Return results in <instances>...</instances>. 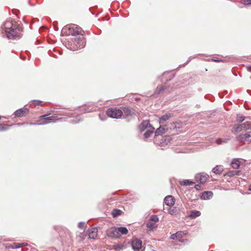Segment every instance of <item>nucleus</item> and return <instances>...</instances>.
I'll use <instances>...</instances> for the list:
<instances>
[{
	"instance_id": "9b49d317",
	"label": "nucleus",
	"mask_w": 251,
	"mask_h": 251,
	"mask_svg": "<svg viewBox=\"0 0 251 251\" xmlns=\"http://www.w3.org/2000/svg\"><path fill=\"white\" fill-rule=\"evenodd\" d=\"M73 39H74V43L76 45L77 48L81 49L84 47L85 43L83 37L75 38Z\"/></svg>"
},
{
	"instance_id": "39448f33",
	"label": "nucleus",
	"mask_w": 251,
	"mask_h": 251,
	"mask_svg": "<svg viewBox=\"0 0 251 251\" xmlns=\"http://www.w3.org/2000/svg\"><path fill=\"white\" fill-rule=\"evenodd\" d=\"M69 34H71L73 36H75L81 34V28L78 26H69L68 27Z\"/></svg>"
},
{
	"instance_id": "0eeeda50",
	"label": "nucleus",
	"mask_w": 251,
	"mask_h": 251,
	"mask_svg": "<svg viewBox=\"0 0 251 251\" xmlns=\"http://www.w3.org/2000/svg\"><path fill=\"white\" fill-rule=\"evenodd\" d=\"M157 222V215H154L151 216L147 224V227L149 230H152L155 227V223Z\"/></svg>"
},
{
	"instance_id": "ddd939ff",
	"label": "nucleus",
	"mask_w": 251,
	"mask_h": 251,
	"mask_svg": "<svg viewBox=\"0 0 251 251\" xmlns=\"http://www.w3.org/2000/svg\"><path fill=\"white\" fill-rule=\"evenodd\" d=\"M175 198L171 195L166 196L164 199V203L169 206H173L175 203Z\"/></svg>"
},
{
	"instance_id": "412c9836",
	"label": "nucleus",
	"mask_w": 251,
	"mask_h": 251,
	"mask_svg": "<svg viewBox=\"0 0 251 251\" xmlns=\"http://www.w3.org/2000/svg\"><path fill=\"white\" fill-rule=\"evenodd\" d=\"M223 171V167L221 165L216 166L212 170V172L215 174H221Z\"/></svg>"
},
{
	"instance_id": "4468645a",
	"label": "nucleus",
	"mask_w": 251,
	"mask_h": 251,
	"mask_svg": "<svg viewBox=\"0 0 251 251\" xmlns=\"http://www.w3.org/2000/svg\"><path fill=\"white\" fill-rule=\"evenodd\" d=\"M46 116L47 115H44L40 117V120H44V121H43L42 123H40L39 125H45L48 124L50 122L53 121L54 119L55 118V116H50L49 117H46Z\"/></svg>"
},
{
	"instance_id": "58836bf2",
	"label": "nucleus",
	"mask_w": 251,
	"mask_h": 251,
	"mask_svg": "<svg viewBox=\"0 0 251 251\" xmlns=\"http://www.w3.org/2000/svg\"><path fill=\"white\" fill-rule=\"evenodd\" d=\"M244 135L245 136V138L246 139L248 138H249L251 137V131L247 133H245V134H244Z\"/></svg>"
},
{
	"instance_id": "3c124183",
	"label": "nucleus",
	"mask_w": 251,
	"mask_h": 251,
	"mask_svg": "<svg viewBox=\"0 0 251 251\" xmlns=\"http://www.w3.org/2000/svg\"><path fill=\"white\" fill-rule=\"evenodd\" d=\"M30 125H36V124H34V123H30Z\"/></svg>"
},
{
	"instance_id": "7ed1b4c3",
	"label": "nucleus",
	"mask_w": 251,
	"mask_h": 251,
	"mask_svg": "<svg viewBox=\"0 0 251 251\" xmlns=\"http://www.w3.org/2000/svg\"><path fill=\"white\" fill-rule=\"evenodd\" d=\"M251 129V122H246L243 124L238 125L232 131L233 133L239 132L243 130Z\"/></svg>"
},
{
	"instance_id": "8fccbe9b",
	"label": "nucleus",
	"mask_w": 251,
	"mask_h": 251,
	"mask_svg": "<svg viewBox=\"0 0 251 251\" xmlns=\"http://www.w3.org/2000/svg\"><path fill=\"white\" fill-rule=\"evenodd\" d=\"M249 190L251 191V185L250 186L249 188Z\"/></svg>"
},
{
	"instance_id": "4c0bfd02",
	"label": "nucleus",
	"mask_w": 251,
	"mask_h": 251,
	"mask_svg": "<svg viewBox=\"0 0 251 251\" xmlns=\"http://www.w3.org/2000/svg\"><path fill=\"white\" fill-rule=\"evenodd\" d=\"M171 239L173 240H177V236L176 233L175 234H173L171 236Z\"/></svg>"
},
{
	"instance_id": "2f4dec72",
	"label": "nucleus",
	"mask_w": 251,
	"mask_h": 251,
	"mask_svg": "<svg viewBox=\"0 0 251 251\" xmlns=\"http://www.w3.org/2000/svg\"><path fill=\"white\" fill-rule=\"evenodd\" d=\"M10 126H5L3 124H0V132L8 130Z\"/></svg>"
},
{
	"instance_id": "e433bc0d",
	"label": "nucleus",
	"mask_w": 251,
	"mask_h": 251,
	"mask_svg": "<svg viewBox=\"0 0 251 251\" xmlns=\"http://www.w3.org/2000/svg\"><path fill=\"white\" fill-rule=\"evenodd\" d=\"M241 1L245 5L251 4V0H241Z\"/></svg>"
},
{
	"instance_id": "2eb2a0df",
	"label": "nucleus",
	"mask_w": 251,
	"mask_h": 251,
	"mask_svg": "<svg viewBox=\"0 0 251 251\" xmlns=\"http://www.w3.org/2000/svg\"><path fill=\"white\" fill-rule=\"evenodd\" d=\"M213 195L211 191H204L201 194L200 198L201 200H208L212 198Z\"/></svg>"
},
{
	"instance_id": "c9c22d12",
	"label": "nucleus",
	"mask_w": 251,
	"mask_h": 251,
	"mask_svg": "<svg viewBox=\"0 0 251 251\" xmlns=\"http://www.w3.org/2000/svg\"><path fill=\"white\" fill-rule=\"evenodd\" d=\"M81 120V118L79 116L75 118V119H73L72 121V122L74 124H76L78 123Z\"/></svg>"
},
{
	"instance_id": "20e7f679",
	"label": "nucleus",
	"mask_w": 251,
	"mask_h": 251,
	"mask_svg": "<svg viewBox=\"0 0 251 251\" xmlns=\"http://www.w3.org/2000/svg\"><path fill=\"white\" fill-rule=\"evenodd\" d=\"M121 109L124 119H128L129 117H132L135 115V113L129 107H122Z\"/></svg>"
},
{
	"instance_id": "a19ab883",
	"label": "nucleus",
	"mask_w": 251,
	"mask_h": 251,
	"mask_svg": "<svg viewBox=\"0 0 251 251\" xmlns=\"http://www.w3.org/2000/svg\"><path fill=\"white\" fill-rule=\"evenodd\" d=\"M195 188L197 190H200L201 187L199 184H196L195 185Z\"/></svg>"
},
{
	"instance_id": "dca6fc26",
	"label": "nucleus",
	"mask_w": 251,
	"mask_h": 251,
	"mask_svg": "<svg viewBox=\"0 0 251 251\" xmlns=\"http://www.w3.org/2000/svg\"><path fill=\"white\" fill-rule=\"evenodd\" d=\"M179 212L180 209L176 206L169 207L168 209V213L173 216L177 215L179 213Z\"/></svg>"
},
{
	"instance_id": "4be33fe9",
	"label": "nucleus",
	"mask_w": 251,
	"mask_h": 251,
	"mask_svg": "<svg viewBox=\"0 0 251 251\" xmlns=\"http://www.w3.org/2000/svg\"><path fill=\"white\" fill-rule=\"evenodd\" d=\"M201 212L198 210H194L191 211L189 217L191 219H195L201 215Z\"/></svg>"
},
{
	"instance_id": "c756f323",
	"label": "nucleus",
	"mask_w": 251,
	"mask_h": 251,
	"mask_svg": "<svg viewBox=\"0 0 251 251\" xmlns=\"http://www.w3.org/2000/svg\"><path fill=\"white\" fill-rule=\"evenodd\" d=\"M170 140H171V138L170 137V136H165V137H162V139H161V140L162 141V143H164V144H165L166 145L168 143L170 142Z\"/></svg>"
},
{
	"instance_id": "c03bdc74",
	"label": "nucleus",
	"mask_w": 251,
	"mask_h": 251,
	"mask_svg": "<svg viewBox=\"0 0 251 251\" xmlns=\"http://www.w3.org/2000/svg\"><path fill=\"white\" fill-rule=\"evenodd\" d=\"M34 102H35V103L36 105H40V103L42 102V101H36V100H35Z\"/></svg>"
},
{
	"instance_id": "a211bd4d",
	"label": "nucleus",
	"mask_w": 251,
	"mask_h": 251,
	"mask_svg": "<svg viewBox=\"0 0 251 251\" xmlns=\"http://www.w3.org/2000/svg\"><path fill=\"white\" fill-rule=\"evenodd\" d=\"M98 228L97 227L92 228L89 231V237L91 239H94L97 236Z\"/></svg>"
},
{
	"instance_id": "393cba45",
	"label": "nucleus",
	"mask_w": 251,
	"mask_h": 251,
	"mask_svg": "<svg viewBox=\"0 0 251 251\" xmlns=\"http://www.w3.org/2000/svg\"><path fill=\"white\" fill-rule=\"evenodd\" d=\"M119 233L121 234V235H126L128 233V230L126 227H118Z\"/></svg>"
},
{
	"instance_id": "473e14b6",
	"label": "nucleus",
	"mask_w": 251,
	"mask_h": 251,
	"mask_svg": "<svg viewBox=\"0 0 251 251\" xmlns=\"http://www.w3.org/2000/svg\"><path fill=\"white\" fill-rule=\"evenodd\" d=\"M238 173V171H230L227 173V175L229 176H232L237 175Z\"/></svg>"
},
{
	"instance_id": "a18cd8bd",
	"label": "nucleus",
	"mask_w": 251,
	"mask_h": 251,
	"mask_svg": "<svg viewBox=\"0 0 251 251\" xmlns=\"http://www.w3.org/2000/svg\"><path fill=\"white\" fill-rule=\"evenodd\" d=\"M247 68H248V70L251 72V66H248Z\"/></svg>"
},
{
	"instance_id": "f704fd0d",
	"label": "nucleus",
	"mask_w": 251,
	"mask_h": 251,
	"mask_svg": "<svg viewBox=\"0 0 251 251\" xmlns=\"http://www.w3.org/2000/svg\"><path fill=\"white\" fill-rule=\"evenodd\" d=\"M20 248H21V246L19 243H15L11 246V249H19Z\"/></svg>"
},
{
	"instance_id": "5701e85b",
	"label": "nucleus",
	"mask_w": 251,
	"mask_h": 251,
	"mask_svg": "<svg viewBox=\"0 0 251 251\" xmlns=\"http://www.w3.org/2000/svg\"><path fill=\"white\" fill-rule=\"evenodd\" d=\"M179 183L181 185L183 186H189L191 185L194 183L193 181L189 179H185L179 181Z\"/></svg>"
},
{
	"instance_id": "de8ad7c7",
	"label": "nucleus",
	"mask_w": 251,
	"mask_h": 251,
	"mask_svg": "<svg viewBox=\"0 0 251 251\" xmlns=\"http://www.w3.org/2000/svg\"><path fill=\"white\" fill-rule=\"evenodd\" d=\"M154 135H155V136H157V130L154 131Z\"/></svg>"
},
{
	"instance_id": "ea45409f",
	"label": "nucleus",
	"mask_w": 251,
	"mask_h": 251,
	"mask_svg": "<svg viewBox=\"0 0 251 251\" xmlns=\"http://www.w3.org/2000/svg\"><path fill=\"white\" fill-rule=\"evenodd\" d=\"M166 89H167V86H162L161 88H160V89H159V91H158V93L161 92L163 91L164 90H165Z\"/></svg>"
},
{
	"instance_id": "6e6552de",
	"label": "nucleus",
	"mask_w": 251,
	"mask_h": 251,
	"mask_svg": "<svg viewBox=\"0 0 251 251\" xmlns=\"http://www.w3.org/2000/svg\"><path fill=\"white\" fill-rule=\"evenodd\" d=\"M118 230V227H112L107 230V235L112 238H118L121 236Z\"/></svg>"
},
{
	"instance_id": "603ef678",
	"label": "nucleus",
	"mask_w": 251,
	"mask_h": 251,
	"mask_svg": "<svg viewBox=\"0 0 251 251\" xmlns=\"http://www.w3.org/2000/svg\"><path fill=\"white\" fill-rule=\"evenodd\" d=\"M172 77H172V76H171V78H170L169 80H170L172 78Z\"/></svg>"
},
{
	"instance_id": "7c9ffc66",
	"label": "nucleus",
	"mask_w": 251,
	"mask_h": 251,
	"mask_svg": "<svg viewBox=\"0 0 251 251\" xmlns=\"http://www.w3.org/2000/svg\"><path fill=\"white\" fill-rule=\"evenodd\" d=\"M237 139L240 142H243L246 140L244 134L239 135L237 137Z\"/></svg>"
},
{
	"instance_id": "5fc2aeb1",
	"label": "nucleus",
	"mask_w": 251,
	"mask_h": 251,
	"mask_svg": "<svg viewBox=\"0 0 251 251\" xmlns=\"http://www.w3.org/2000/svg\"><path fill=\"white\" fill-rule=\"evenodd\" d=\"M67 28V27H65L64 28V29H65Z\"/></svg>"
},
{
	"instance_id": "aec40b11",
	"label": "nucleus",
	"mask_w": 251,
	"mask_h": 251,
	"mask_svg": "<svg viewBox=\"0 0 251 251\" xmlns=\"http://www.w3.org/2000/svg\"><path fill=\"white\" fill-rule=\"evenodd\" d=\"M150 125L149 121L148 120L144 121L139 126L140 131H142L146 129Z\"/></svg>"
},
{
	"instance_id": "72a5a7b5",
	"label": "nucleus",
	"mask_w": 251,
	"mask_h": 251,
	"mask_svg": "<svg viewBox=\"0 0 251 251\" xmlns=\"http://www.w3.org/2000/svg\"><path fill=\"white\" fill-rule=\"evenodd\" d=\"M86 226V224L85 222H80L78 224V227L80 229H83Z\"/></svg>"
},
{
	"instance_id": "864d4df0",
	"label": "nucleus",
	"mask_w": 251,
	"mask_h": 251,
	"mask_svg": "<svg viewBox=\"0 0 251 251\" xmlns=\"http://www.w3.org/2000/svg\"><path fill=\"white\" fill-rule=\"evenodd\" d=\"M89 112L88 111L85 110L84 112Z\"/></svg>"
},
{
	"instance_id": "1a4fd4ad",
	"label": "nucleus",
	"mask_w": 251,
	"mask_h": 251,
	"mask_svg": "<svg viewBox=\"0 0 251 251\" xmlns=\"http://www.w3.org/2000/svg\"><path fill=\"white\" fill-rule=\"evenodd\" d=\"M208 176L204 173H199L195 176V179L198 182L204 183L207 180Z\"/></svg>"
},
{
	"instance_id": "f03ea898",
	"label": "nucleus",
	"mask_w": 251,
	"mask_h": 251,
	"mask_svg": "<svg viewBox=\"0 0 251 251\" xmlns=\"http://www.w3.org/2000/svg\"><path fill=\"white\" fill-rule=\"evenodd\" d=\"M106 114L109 117L118 119L123 115L122 110L117 108H109L106 111Z\"/></svg>"
},
{
	"instance_id": "bb28decb",
	"label": "nucleus",
	"mask_w": 251,
	"mask_h": 251,
	"mask_svg": "<svg viewBox=\"0 0 251 251\" xmlns=\"http://www.w3.org/2000/svg\"><path fill=\"white\" fill-rule=\"evenodd\" d=\"M245 117L243 115L238 114L237 115L236 119L237 121L241 123L245 120Z\"/></svg>"
},
{
	"instance_id": "b1692460",
	"label": "nucleus",
	"mask_w": 251,
	"mask_h": 251,
	"mask_svg": "<svg viewBox=\"0 0 251 251\" xmlns=\"http://www.w3.org/2000/svg\"><path fill=\"white\" fill-rule=\"evenodd\" d=\"M171 116V115L170 114H166L163 116H162L160 118V121H159V123L160 124H163L164 122L166 121L167 120H168Z\"/></svg>"
},
{
	"instance_id": "6ab92c4d",
	"label": "nucleus",
	"mask_w": 251,
	"mask_h": 251,
	"mask_svg": "<svg viewBox=\"0 0 251 251\" xmlns=\"http://www.w3.org/2000/svg\"><path fill=\"white\" fill-rule=\"evenodd\" d=\"M241 164V163L239 159H234L232 161L230 165L232 168L237 169L240 167Z\"/></svg>"
},
{
	"instance_id": "a878e982",
	"label": "nucleus",
	"mask_w": 251,
	"mask_h": 251,
	"mask_svg": "<svg viewBox=\"0 0 251 251\" xmlns=\"http://www.w3.org/2000/svg\"><path fill=\"white\" fill-rule=\"evenodd\" d=\"M167 130L168 128L166 127V126H160L159 127H158V135L165 133Z\"/></svg>"
},
{
	"instance_id": "c85d7f7f",
	"label": "nucleus",
	"mask_w": 251,
	"mask_h": 251,
	"mask_svg": "<svg viewBox=\"0 0 251 251\" xmlns=\"http://www.w3.org/2000/svg\"><path fill=\"white\" fill-rule=\"evenodd\" d=\"M121 213V211L119 209H114L112 212V214L113 217H116L120 215Z\"/></svg>"
},
{
	"instance_id": "423d86ee",
	"label": "nucleus",
	"mask_w": 251,
	"mask_h": 251,
	"mask_svg": "<svg viewBox=\"0 0 251 251\" xmlns=\"http://www.w3.org/2000/svg\"><path fill=\"white\" fill-rule=\"evenodd\" d=\"M15 25H18L14 24L13 22L7 21L4 23L1 28L2 30H4L5 34H6L8 32V30L13 29Z\"/></svg>"
},
{
	"instance_id": "49530a36",
	"label": "nucleus",
	"mask_w": 251,
	"mask_h": 251,
	"mask_svg": "<svg viewBox=\"0 0 251 251\" xmlns=\"http://www.w3.org/2000/svg\"><path fill=\"white\" fill-rule=\"evenodd\" d=\"M169 75V73H164L163 74V76H165L167 75Z\"/></svg>"
},
{
	"instance_id": "f257e3e1",
	"label": "nucleus",
	"mask_w": 251,
	"mask_h": 251,
	"mask_svg": "<svg viewBox=\"0 0 251 251\" xmlns=\"http://www.w3.org/2000/svg\"><path fill=\"white\" fill-rule=\"evenodd\" d=\"M8 31L6 35L8 39H18L22 37V28L19 25H15L13 29Z\"/></svg>"
},
{
	"instance_id": "f8f14e48",
	"label": "nucleus",
	"mask_w": 251,
	"mask_h": 251,
	"mask_svg": "<svg viewBox=\"0 0 251 251\" xmlns=\"http://www.w3.org/2000/svg\"><path fill=\"white\" fill-rule=\"evenodd\" d=\"M29 112V109L27 108H23L17 110L14 112L15 117H22L25 116Z\"/></svg>"
},
{
	"instance_id": "37998d69",
	"label": "nucleus",
	"mask_w": 251,
	"mask_h": 251,
	"mask_svg": "<svg viewBox=\"0 0 251 251\" xmlns=\"http://www.w3.org/2000/svg\"><path fill=\"white\" fill-rule=\"evenodd\" d=\"M212 60L214 61H215V62H218L220 60H219V59L217 57H213L212 58Z\"/></svg>"
},
{
	"instance_id": "09e8293b",
	"label": "nucleus",
	"mask_w": 251,
	"mask_h": 251,
	"mask_svg": "<svg viewBox=\"0 0 251 251\" xmlns=\"http://www.w3.org/2000/svg\"><path fill=\"white\" fill-rule=\"evenodd\" d=\"M99 117H100V118L101 120H104L103 119L101 118L100 115H99Z\"/></svg>"
},
{
	"instance_id": "79ce46f5",
	"label": "nucleus",
	"mask_w": 251,
	"mask_h": 251,
	"mask_svg": "<svg viewBox=\"0 0 251 251\" xmlns=\"http://www.w3.org/2000/svg\"><path fill=\"white\" fill-rule=\"evenodd\" d=\"M20 245L21 248L23 246H26L28 245L27 243H20Z\"/></svg>"
},
{
	"instance_id": "f3484780",
	"label": "nucleus",
	"mask_w": 251,
	"mask_h": 251,
	"mask_svg": "<svg viewBox=\"0 0 251 251\" xmlns=\"http://www.w3.org/2000/svg\"><path fill=\"white\" fill-rule=\"evenodd\" d=\"M177 236V240L180 242H184L186 240L184 236L186 235V232L184 231H179L176 232Z\"/></svg>"
},
{
	"instance_id": "cd10ccee",
	"label": "nucleus",
	"mask_w": 251,
	"mask_h": 251,
	"mask_svg": "<svg viewBox=\"0 0 251 251\" xmlns=\"http://www.w3.org/2000/svg\"><path fill=\"white\" fill-rule=\"evenodd\" d=\"M153 131L151 130H147L144 133V136L145 139L149 138L151 134H152Z\"/></svg>"
},
{
	"instance_id": "9d476101",
	"label": "nucleus",
	"mask_w": 251,
	"mask_h": 251,
	"mask_svg": "<svg viewBox=\"0 0 251 251\" xmlns=\"http://www.w3.org/2000/svg\"><path fill=\"white\" fill-rule=\"evenodd\" d=\"M131 246L134 251H138L142 247V241L138 239H135L132 241Z\"/></svg>"
}]
</instances>
